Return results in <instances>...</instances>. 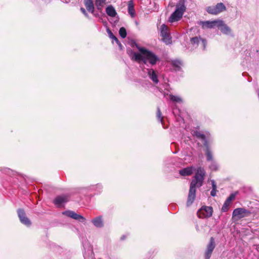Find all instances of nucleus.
<instances>
[{
	"label": "nucleus",
	"mask_w": 259,
	"mask_h": 259,
	"mask_svg": "<svg viewBox=\"0 0 259 259\" xmlns=\"http://www.w3.org/2000/svg\"><path fill=\"white\" fill-rule=\"evenodd\" d=\"M68 200V197L66 195L58 196L54 199V203L57 206L60 207Z\"/></svg>",
	"instance_id": "obj_16"
},
{
	"label": "nucleus",
	"mask_w": 259,
	"mask_h": 259,
	"mask_svg": "<svg viewBox=\"0 0 259 259\" xmlns=\"http://www.w3.org/2000/svg\"><path fill=\"white\" fill-rule=\"evenodd\" d=\"M205 172L203 168L199 167L196 169V172L190 184L187 205L190 206L193 202L195 198L196 187H200L202 186L204 179Z\"/></svg>",
	"instance_id": "obj_2"
},
{
	"label": "nucleus",
	"mask_w": 259,
	"mask_h": 259,
	"mask_svg": "<svg viewBox=\"0 0 259 259\" xmlns=\"http://www.w3.org/2000/svg\"><path fill=\"white\" fill-rule=\"evenodd\" d=\"M160 36L162 40L166 45H169L172 43L171 36L168 27L165 24H162L159 28Z\"/></svg>",
	"instance_id": "obj_4"
},
{
	"label": "nucleus",
	"mask_w": 259,
	"mask_h": 259,
	"mask_svg": "<svg viewBox=\"0 0 259 259\" xmlns=\"http://www.w3.org/2000/svg\"><path fill=\"white\" fill-rule=\"evenodd\" d=\"M18 215L21 223L28 227L31 225V222L26 216L25 212L22 209H19L17 210Z\"/></svg>",
	"instance_id": "obj_12"
},
{
	"label": "nucleus",
	"mask_w": 259,
	"mask_h": 259,
	"mask_svg": "<svg viewBox=\"0 0 259 259\" xmlns=\"http://www.w3.org/2000/svg\"><path fill=\"white\" fill-rule=\"evenodd\" d=\"M186 11V7L184 2L180 0L176 6L175 11L171 14L168 18V21L170 23H174L180 20L184 12Z\"/></svg>",
	"instance_id": "obj_3"
},
{
	"label": "nucleus",
	"mask_w": 259,
	"mask_h": 259,
	"mask_svg": "<svg viewBox=\"0 0 259 259\" xmlns=\"http://www.w3.org/2000/svg\"><path fill=\"white\" fill-rule=\"evenodd\" d=\"M237 194V192L232 193L229 197L226 199L228 201L232 203V201L234 200L235 198L236 195Z\"/></svg>",
	"instance_id": "obj_30"
},
{
	"label": "nucleus",
	"mask_w": 259,
	"mask_h": 259,
	"mask_svg": "<svg viewBox=\"0 0 259 259\" xmlns=\"http://www.w3.org/2000/svg\"><path fill=\"white\" fill-rule=\"evenodd\" d=\"M62 214L82 223L85 221V219L83 217L73 211L67 210L63 212Z\"/></svg>",
	"instance_id": "obj_13"
},
{
	"label": "nucleus",
	"mask_w": 259,
	"mask_h": 259,
	"mask_svg": "<svg viewBox=\"0 0 259 259\" xmlns=\"http://www.w3.org/2000/svg\"><path fill=\"white\" fill-rule=\"evenodd\" d=\"M195 135L197 137L203 140L204 141V143H205V142H207L205 140V136L204 134L201 133L200 132H197L195 134Z\"/></svg>",
	"instance_id": "obj_29"
},
{
	"label": "nucleus",
	"mask_w": 259,
	"mask_h": 259,
	"mask_svg": "<svg viewBox=\"0 0 259 259\" xmlns=\"http://www.w3.org/2000/svg\"><path fill=\"white\" fill-rule=\"evenodd\" d=\"M106 12L107 14L112 17H115L117 14L116 11L114 7L110 5L108 6L106 9Z\"/></svg>",
	"instance_id": "obj_21"
},
{
	"label": "nucleus",
	"mask_w": 259,
	"mask_h": 259,
	"mask_svg": "<svg viewBox=\"0 0 259 259\" xmlns=\"http://www.w3.org/2000/svg\"><path fill=\"white\" fill-rule=\"evenodd\" d=\"M91 223L94 227L97 228H102L104 226V222L103 216L99 215L91 220Z\"/></svg>",
	"instance_id": "obj_15"
},
{
	"label": "nucleus",
	"mask_w": 259,
	"mask_h": 259,
	"mask_svg": "<svg viewBox=\"0 0 259 259\" xmlns=\"http://www.w3.org/2000/svg\"><path fill=\"white\" fill-rule=\"evenodd\" d=\"M97 187H99L100 189H101L102 188V186L101 185H97L96 186Z\"/></svg>",
	"instance_id": "obj_36"
},
{
	"label": "nucleus",
	"mask_w": 259,
	"mask_h": 259,
	"mask_svg": "<svg viewBox=\"0 0 259 259\" xmlns=\"http://www.w3.org/2000/svg\"><path fill=\"white\" fill-rule=\"evenodd\" d=\"M157 117L158 118V119L159 120V121L162 123V120H163V119H162L163 118L162 117L161 113V111H160L159 108L157 109Z\"/></svg>",
	"instance_id": "obj_31"
},
{
	"label": "nucleus",
	"mask_w": 259,
	"mask_h": 259,
	"mask_svg": "<svg viewBox=\"0 0 259 259\" xmlns=\"http://www.w3.org/2000/svg\"><path fill=\"white\" fill-rule=\"evenodd\" d=\"M251 212L244 208H237L233 212V217H236L238 219L248 217L250 215Z\"/></svg>",
	"instance_id": "obj_7"
},
{
	"label": "nucleus",
	"mask_w": 259,
	"mask_h": 259,
	"mask_svg": "<svg viewBox=\"0 0 259 259\" xmlns=\"http://www.w3.org/2000/svg\"><path fill=\"white\" fill-rule=\"evenodd\" d=\"M226 10L225 5L222 3H218L215 6H209L206 8V11L210 14L218 15Z\"/></svg>",
	"instance_id": "obj_5"
},
{
	"label": "nucleus",
	"mask_w": 259,
	"mask_h": 259,
	"mask_svg": "<svg viewBox=\"0 0 259 259\" xmlns=\"http://www.w3.org/2000/svg\"><path fill=\"white\" fill-rule=\"evenodd\" d=\"M171 64L179 69L183 65V62L180 60L175 59L171 61Z\"/></svg>",
	"instance_id": "obj_22"
},
{
	"label": "nucleus",
	"mask_w": 259,
	"mask_h": 259,
	"mask_svg": "<svg viewBox=\"0 0 259 259\" xmlns=\"http://www.w3.org/2000/svg\"><path fill=\"white\" fill-rule=\"evenodd\" d=\"M169 97L170 100L174 102L179 103L183 102V100L180 96L170 95Z\"/></svg>",
	"instance_id": "obj_24"
},
{
	"label": "nucleus",
	"mask_w": 259,
	"mask_h": 259,
	"mask_svg": "<svg viewBox=\"0 0 259 259\" xmlns=\"http://www.w3.org/2000/svg\"><path fill=\"white\" fill-rule=\"evenodd\" d=\"M144 73L147 74L148 77L155 84L159 82L157 72L151 68H144L143 69Z\"/></svg>",
	"instance_id": "obj_8"
},
{
	"label": "nucleus",
	"mask_w": 259,
	"mask_h": 259,
	"mask_svg": "<svg viewBox=\"0 0 259 259\" xmlns=\"http://www.w3.org/2000/svg\"><path fill=\"white\" fill-rule=\"evenodd\" d=\"M107 32L108 33L109 36L110 38L112 39L113 40H115V42H118V39L114 35L113 33L111 32V31L109 29V28H107Z\"/></svg>",
	"instance_id": "obj_28"
},
{
	"label": "nucleus",
	"mask_w": 259,
	"mask_h": 259,
	"mask_svg": "<svg viewBox=\"0 0 259 259\" xmlns=\"http://www.w3.org/2000/svg\"><path fill=\"white\" fill-rule=\"evenodd\" d=\"M194 166H190L180 170L179 174L182 176H190L195 170Z\"/></svg>",
	"instance_id": "obj_17"
},
{
	"label": "nucleus",
	"mask_w": 259,
	"mask_h": 259,
	"mask_svg": "<svg viewBox=\"0 0 259 259\" xmlns=\"http://www.w3.org/2000/svg\"><path fill=\"white\" fill-rule=\"evenodd\" d=\"M120 36L122 38H124L126 37L127 33L126 30L124 27H121L119 31Z\"/></svg>",
	"instance_id": "obj_27"
},
{
	"label": "nucleus",
	"mask_w": 259,
	"mask_h": 259,
	"mask_svg": "<svg viewBox=\"0 0 259 259\" xmlns=\"http://www.w3.org/2000/svg\"><path fill=\"white\" fill-rule=\"evenodd\" d=\"M215 247L214 239L213 237H211L209 242L207 245L206 249L204 253L205 259H209L212 252Z\"/></svg>",
	"instance_id": "obj_11"
},
{
	"label": "nucleus",
	"mask_w": 259,
	"mask_h": 259,
	"mask_svg": "<svg viewBox=\"0 0 259 259\" xmlns=\"http://www.w3.org/2000/svg\"><path fill=\"white\" fill-rule=\"evenodd\" d=\"M220 19L213 21H200L198 24L201 26L203 29H212L217 27Z\"/></svg>",
	"instance_id": "obj_10"
},
{
	"label": "nucleus",
	"mask_w": 259,
	"mask_h": 259,
	"mask_svg": "<svg viewBox=\"0 0 259 259\" xmlns=\"http://www.w3.org/2000/svg\"><path fill=\"white\" fill-rule=\"evenodd\" d=\"M83 2L88 11L93 13L94 12L95 7L93 0H84Z\"/></svg>",
	"instance_id": "obj_18"
},
{
	"label": "nucleus",
	"mask_w": 259,
	"mask_h": 259,
	"mask_svg": "<svg viewBox=\"0 0 259 259\" xmlns=\"http://www.w3.org/2000/svg\"><path fill=\"white\" fill-rule=\"evenodd\" d=\"M124 238H125L124 236H123L122 237H121V239L123 240L124 239Z\"/></svg>",
	"instance_id": "obj_37"
},
{
	"label": "nucleus",
	"mask_w": 259,
	"mask_h": 259,
	"mask_svg": "<svg viewBox=\"0 0 259 259\" xmlns=\"http://www.w3.org/2000/svg\"><path fill=\"white\" fill-rule=\"evenodd\" d=\"M138 52L131 49L128 50L127 53L132 61H136L139 64L143 63L145 65L149 64L154 66L160 61L159 58L153 52L135 44Z\"/></svg>",
	"instance_id": "obj_1"
},
{
	"label": "nucleus",
	"mask_w": 259,
	"mask_h": 259,
	"mask_svg": "<svg viewBox=\"0 0 259 259\" xmlns=\"http://www.w3.org/2000/svg\"><path fill=\"white\" fill-rule=\"evenodd\" d=\"M231 204V202H229L226 200L222 207V211L223 212L227 211L229 209Z\"/></svg>",
	"instance_id": "obj_25"
},
{
	"label": "nucleus",
	"mask_w": 259,
	"mask_h": 259,
	"mask_svg": "<svg viewBox=\"0 0 259 259\" xmlns=\"http://www.w3.org/2000/svg\"><path fill=\"white\" fill-rule=\"evenodd\" d=\"M217 27L223 34L226 35H232V30L231 28L225 23L224 21L220 20Z\"/></svg>",
	"instance_id": "obj_14"
},
{
	"label": "nucleus",
	"mask_w": 259,
	"mask_h": 259,
	"mask_svg": "<svg viewBox=\"0 0 259 259\" xmlns=\"http://www.w3.org/2000/svg\"><path fill=\"white\" fill-rule=\"evenodd\" d=\"M211 183L212 185V189H217V185L215 183V181L214 180H211Z\"/></svg>",
	"instance_id": "obj_32"
},
{
	"label": "nucleus",
	"mask_w": 259,
	"mask_h": 259,
	"mask_svg": "<svg viewBox=\"0 0 259 259\" xmlns=\"http://www.w3.org/2000/svg\"><path fill=\"white\" fill-rule=\"evenodd\" d=\"M106 0H95V5L98 10H101L105 4Z\"/></svg>",
	"instance_id": "obj_23"
},
{
	"label": "nucleus",
	"mask_w": 259,
	"mask_h": 259,
	"mask_svg": "<svg viewBox=\"0 0 259 259\" xmlns=\"http://www.w3.org/2000/svg\"><path fill=\"white\" fill-rule=\"evenodd\" d=\"M209 167L211 170L214 171L218 169L219 165L215 161H212L211 164L209 166Z\"/></svg>",
	"instance_id": "obj_26"
},
{
	"label": "nucleus",
	"mask_w": 259,
	"mask_h": 259,
	"mask_svg": "<svg viewBox=\"0 0 259 259\" xmlns=\"http://www.w3.org/2000/svg\"><path fill=\"white\" fill-rule=\"evenodd\" d=\"M212 208L210 206H203L197 212L200 218H209L212 215Z\"/></svg>",
	"instance_id": "obj_9"
},
{
	"label": "nucleus",
	"mask_w": 259,
	"mask_h": 259,
	"mask_svg": "<svg viewBox=\"0 0 259 259\" xmlns=\"http://www.w3.org/2000/svg\"><path fill=\"white\" fill-rule=\"evenodd\" d=\"M217 193V189H212L210 194L212 196H215Z\"/></svg>",
	"instance_id": "obj_33"
},
{
	"label": "nucleus",
	"mask_w": 259,
	"mask_h": 259,
	"mask_svg": "<svg viewBox=\"0 0 259 259\" xmlns=\"http://www.w3.org/2000/svg\"><path fill=\"white\" fill-rule=\"evenodd\" d=\"M204 146L206 147V159L207 161H213V156L210 150L208 145L207 144V143L205 142L204 143Z\"/></svg>",
	"instance_id": "obj_20"
},
{
	"label": "nucleus",
	"mask_w": 259,
	"mask_h": 259,
	"mask_svg": "<svg viewBox=\"0 0 259 259\" xmlns=\"http://www.w3.org/2000/svg\"><path fill=\"white\" fill-rule=\"evenodd\" d=\"M116 42L118 45L119 49L120 50H122V45L121 44V43L120 42V41L118 40V42Z\"/></svg>",
	"instance_id": "obj_35"
},
{
	"label": "nucleus",
	"mask_w": 259,
	"mask_h": 259,
	"mask_svg": "<svg viewBox=\"0 0 259 259\" xmlns=\"http://www.w3.org/2000/svg\"><path fill=\"white\" fill-rule=\"evenodd\" d=\"M80 11H81V12L86 16V17H88V15L87 14V13L86 12V11L83 8H80Z\"/></svg>",
	"instance_id": "obj_34"
},
{
	"label": "nucleus",
	"mask_w": 259,
	"mask_h": 259,
	"mask_svg": "<svg viewBox=\"0 0 259 259\" xmlns=\"http://www.w3.org/2000/svg\"><path fill=\"white\" fill-rule=\"evenodd\" d=\"M199 44H200L202 49L205 50L206 46V41L205 39L197 36L192 37L190 39L189 47H191L192 49H194L196 48Z\"/></svg>",
	"instance_id": "obj_6"
},
{
	"label": "nucleus",
	"mask_w": 259,
	"mask_h": 259,
	"mask_svg": "<svg viewBox=\"0 0 259 259\" xmlns=\"http://www.w3.org/2000/svg\"><path fill=\"white\" fill-rule=\"evenodd\" d=\"M128 13L130 15L131 17L134 18L135 17V11L134 9V5L132 1L128 2Z\"/></svg>",
	"instance_id": "obj_19"
}]
</instances>
